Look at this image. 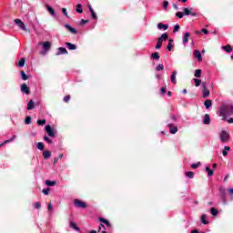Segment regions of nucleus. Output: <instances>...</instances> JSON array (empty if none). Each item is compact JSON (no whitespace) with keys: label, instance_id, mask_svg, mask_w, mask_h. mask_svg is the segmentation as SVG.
Here are the masks:
<instances>
[{"label":"nucleus","instance_id":"c85d7f7f","mask_svg":"<svg viewBox=\"0 0 233 233\" xmlns=\"http://www.w3.org/2000/svg\"><path fill=\"white\" fill-rule=\"evenodd\" d=\"M206 172H208V177H212V176H214V170L210 169L209 167H206Z\"/></svg>","mask_w":233,"mask_h":233},{"label":"nucleus","instance_id":"ea45409f","mask_svg":"<svg viewBox=\"0 0 233 233\" xmlns=\"http://www.w3.org/2000/svg\"><path fill=\"white\" fill-rule=\"evenodd\" d=\"M44 141H46L48 145H52V143H54V141L46 136L44 137Z\"/></svg>","mask_w":233,"mask_h":233},{"label":"nucleus","instance_id":"f03ea898","mask_svg":"<svg viewBox=\"0 0 233 233\" xmlns=\"http://www.w3.org/2000/svg\"><path fill=\"white\" fill-rule=\"evenodd\" d=\"M219 137L221 143H228V141H230V134H228V132H227L226 130H222L219 133Z\"/></svg>","mask_w":233,"mask_h":233},{"label":"nucleus","instance_id":"338daca9","mask_svg":"<svg viewBox=\"0 0 233 233\" xmlns=\"http://www.w3.org/2000/svg\"><path fill=\"white\" fill-rule=\"evenodd\" d=\"M170 119H172V121H176L177 117H176V116H174V115H171V116H170Z\"/></svg>","mask_w":233,"mask_h":233},{"label":"nucleus","instance_id":"4c0bfd02","mask_svg":"<svg viewBox=\"0 0 233 233\" xmlns=\"http://www.w3.org/2000/svg\"><path fill=\"white\" fill-rule=\"evenodd\" d=\"M172 43H174V40L169 39V43L167 44V46L168 52L172 51Z\"/></svg>","mask_w":233,"mask_h":233},{"label":"nucleus","instance_id":"3c124183","mask_svg":"<svg viewBox=\"0 0 233 233\" xmlns=\"http://www.w3.org/2000/svg\"><path fill=\"white\" fill-rule=\"evenodd\" d=\"M43 194H45V196H48L49 192H50V188H45L42 190Z\"/></svg>","mask_w":233,"mask_h":233},{"label":"nucleus","instance_id":"6ab92c4d","mask_svg":"<svg viewBox=\"0 0 233 233\" xmlns=\"http://www.w3.org/2000/svg\"><path fill=\"white\" fill-rule=\"evenodd\" d=\"M157 28H158V30H168V25L163 24V23H158Z\"/></svg>","mask_w":233,"mask_h":233},{"label":"nucleus","instance_id":"aec40b11","mask_svg":"<svg viewBox=\"0 0 233 233\" xmlns=\"http://www.w3.org/2000/svg\"><path fill=\"white\" fill-rule=\"evenodd\" d=\"M203 123H204V125H210V115L209 114H206L204 116Z\"/></svg>","mask_w":233,"mask_h":233},{"label":"nucleus","instance_id":"864d4df0","mask_svg":"<svg viewBox=\"0 0 233 233\" xmlns=\"http://www.w3.org/2000/svg\"><path fill=\"white\" fill-rule=\"evenodd\" d=\"M163 8H164V10H167V8H168V1L163 2Z\"/></svg>","mask_w":233,"mask_h":233},{"label":"nucleus","instance_id":"5fc2aeb1","mask_svg":"<svg viewBox=\"0 0 233 233\" xmlns=\"http://www.w3.org/2000/svg\"><path fill=\"white\" fill-rule=\"evenodd\" d=\"M34 208L36 209L41 208V204L39 202H35Z\"/></svg>","mask_w":233,"mask_h":233},{"label":"nucleus","instance_id":"69168bd1","mask_svg":"<svg viewBox=\"0 0 233 233\" xmlns=\"http://www.w3.org/2000/svg\"><path fill=\"white\" fill-rule=\"evenodd\" d=\"M228 192H229L230 196H233V188H228Z\"/></svg>","mask_w":233,"mask_h":233},{"label":"nucleus","instance_id":"e2e57ef3","mask_svg":"<svg viewBox=\"0 0 233 233\" xmlns=\"http://www.w3.org/2000/svg\"><path fill=\"white\" fill-rule=\"evenodd\" d=\"M202 32H203V34H205L206 35L208 34V30L206 29V28H203V29H202Z\"/></svg>","mask_w":233,"mask_h":233},{"label":"nucleus","instance_id":"052dcab7","mask_svg":"<svg viewBox=\"0 0 233 233\" xmlns=\"http://www.w3.org/2000/svg\"><path fill=\"white\" fill-rule=\"evenodd\" d=\"M47 210L50 212V210H52V203H49L47 205Z\"/></svg>","mask_w":233,"mask_h":233},{"label":"nucleus","instance_id":"680f3d73","mask_svg":"<svg viewBox=\"0 0 233 233\" xmlns=\"http://www.w3.org/2000/svg\"><path fill=\"white\" fill-rule=\"evenodd\" d=\"M59 161V157H55L53 160V164L56 165Z\"/></svg>","mask_w":233,"mask_h":233},{"label":"nucleus","instance_id":"c03bdc74","mask_svg":"<svg viewBox=\"0 0 233 233\" xmlns=\"http://www.w3.org/2000/svg\"><path fill=\"white\" fill-rule=\"evenodd\" d=\"M195 86H201V80L198 78H194Z\"/></svg>","mask_w":233,"mask_h":233},{"label":"nucleus","instance_id":"39448f33","mask_svg":"<svg viewBox=\"0 0 233 233\" xmlns=\"http://www.w3.org/2000/svg\"><path fill=\"white\" fill-rule=\"evenodd\" d=\"M183 10H184V15H192L193 17L198 16V13L192 12V10H194V8L192 7L190 8L184 7Z\"/></svg>","mask_w":233,"mask_h":233},{"label":"nucleus","instance_id":"5701e85b","mask_svg":"<svg viewBox=\"0 0 233 233\" xmlns=\"http://www.w3.org/2000/svg\"><path fill=\"white\" fill-rule=\"evenodd\" d=\"M168 39V35L167 33H164L161 35V36L158 38V41L162 42L167 41Z\"/></svg>","mask_w":233,"mask_h":233},{"label":"nucleus","instance_id":"b1692460","mask_svg":"<svg viewBox=\"0 0 233 233\" xmlns=\"http://www.w3.org/2000/svg\"><path fill=\"white\" fill-rule=\"evenodd\" d=\"M228 150H230V147L225 146L224 150L222 151L224 157H227V156H228Z\"/></svg>","mask_w":233,"mask_h":233},{"label":"nucleus","instance_id":"bb28decb","mask_svg":"<svg viewBox=\"0 0 233 233\" xmlns=\"http://www.w3.org/2000/svg\"><path fill=\"white\" fill-rule=\"evenodd\" d=\"M43 157L45 159H48L52 157V153L50 151H44L43 152Z\"/></svg>","mask_w":233,"mask_h":233},{"label":"nucleus","instance_id":"7ed1b4c3","mask_svg":"<svg viewBox=\"0 0 233 233\" xmlns=\"http://www.w3.org/2000/svg\"><path fill=\"white\" fill-rule=\"evenodd\" d=\"M14 21L21 30H23L24 32H28L26 25H25V23H23L21 19L16 18Z\"/></svg>","mask_w":233,"mask_h":233},{"label":"nucleus","instance_id":"dca6fc26","mask_svg":"<svg viewBox=\"0 0 233 233\" xmlns=\"http://www.w3.org/2000/svg\"><path fill=\"white\" fill-rule=\"evenodd\" d=\"M66 46H67L68 50H77V46L70 42H66Z\"/></svg>","mask_w":233,"mask_h":233},{"label":"nucleus","instance_id":"7c9ffc66","mask_svg":"<svg viewBox=\"0 0 233 233\" xmlns=\"http://www.w3.org/2000/svg\"><path fill=\"white\" fill-rule=\"evenodd\" d=\"M204 105L206 106L207 109H208L210 106H212V100L208 99L204 102Z\"/></svg>","mask_w":233,"mask_h":233},{"label":"nucleus","instance_id":"f3484780","mask_svg":"<svg viewBox=\"0 0 233 233\" xmlns=\"http://www.w3.org/2000/svg\"><path fill=\"white\" fill-rule=\"evenodd\" d=\"M99 221H100L101 223H105L106 228H112V225H111L110 222H109L108 220H106V218H99Z\"/></svg>","mask_w":233,"mask_h":233},{"label":"nucleus","instance_id":"8fccbe9b","mask_svg":"<svg viewBox=\"0 0 233 233\" xmlns=\"http://www.w3.org/2000/svg\"><path fill=\"white\" fill-rule=\"evenodd\" d=\"M25 125H30L32 123V117L31 116H26L25 120Z\"/></svg>","mask_w":233,"mask_h":233},{"label":"nucleus","instance_id":"f704fd0d","mask_svg":"<svg viewBox=\"0 0 233 233\" xmlns=\"http://www.w3.org/2000/svg\"><path fill=\"white\" fill-rule=\"evenodd\" d=\"M56 183V181L46 180V185L47 187H55Z\"/></svg>","mask_w":233,"mask_h":233},{"label":"nucleus","instance_id":"f257e3e1","mask_svg":"<svg viewBox=\"0 0 233 233\" xmlns=\"http://www.w3.org/2000/svg\"><path fill=\"white\" fill-rule=\"evenodd\" d=\"M220 116L223 117V121H227V117L233 116V105L230 103H224L218 108Z\"/></svg>","mask_w":233,"mask_h":233},{"label":"nucleus","instance_id":"0eeeda50","mask_svg":"<svg viewBox=\"0 0 233 233\" xmlns=\"http://www.w3.org/2000/svg\"><path fill=\"white\" fill-rule=\"evenodd\" d=\"M201 86L203 87V91H202L203 97L205 98L208 97V96H210V91L208 90V88H207V84L203 82Z\"/></svg>","mask_w":233,"mask_h":233},{"label":"nucleus","instance_id":"e433bc0d","mask_svg":"<svg viewBox=\"0 0 233 233\" xmlns=\"http://www.w3.org/2000/svg\"><path fill=\"white\" fill-rule=\"evenodd\" d=\"M161 70H165V66L163 64H159L157 67H156V71L159 72Z\"/></svg>","mask_w":233,"mask_h":233},{"label":"nucleus","instance_id":"6e6d98bb","mask_svg":"<svg viewBox=\"0 0 233 233\" xmlns=\"http://www.w3.org/2000/svg\"><path fill=\"white\" fill-rule=\"evenodd\" d=\"M68 101H70V95L66 96L64 97V102H65V103H68Z\"/></svg>","mask_w":233,"mask_h":233},{"label":"nucleus","instance_id":"603ef678","mask_svg":"<svg viewBox=\"0 0 233 233\" xmlns=\"http://www.w3.org/2000/svg\"><path fill=\"white\" fill-rule=\"evenodd\" d=\"M179 28H180L179 25H176L173 29L174 34H176V32H179Z\"/></svg>","mask_w":233,"mask_h":233},{"label":"nucleus","instance_id":"cd10ccee","mask_svg":"<svg viewBox=\"0 0 233 233\" xmlns=\"http://www.w3.org/2000/svg\"><path fill=\"white\" fill-rule=\"evenodd\" d=\"M210 214L212 216H214L216 218V216H218V214H219V211H218V209H216V208H211L209 210Z\"/></svg>","mask_w":233,"mask_h":233},{"label":"nucleus","instance_id":"a878e982","mask_svg":"<svg viewBox=\"0 0 233 233\" xmlns=\"http://www.w3.org/2000/svg\"><path fill=\"white\" fill-rule=\"evenodd\" d=\"M222 49L225 50V52H228V54H230L233 50L231 46H223Z\"/></svg>","mask_w":233,"mask_h":233},{"label":"nucleus","instance_id":"4d7b16f0","mask_svg":"<svg viewBox=\"0 0 233 233\" xmlns=\"http://www.w3.org/2000/svg\"><path fill=\"white\" fill-rule=\"evenodd\" d=\"M88 23V20L82 19L80 22V25L83 26V25H86Z\"/></svg>","mask_w":233,"mask_h":233},{"label":"nucleus","instance_id":"72a5a7b5","mask_svg":"<svg viewBox=\"0 0 233 233\" xmlns=\"http://www.w3.org/2000/svg\"><path fill=\"white\" fill-rule=\"evenodd\" d=\"M201 221L203 225H208V220H207V216L205 214L201 216Z\"/></svg>","mask_w":233,"mask_h":233},{"label":"nucleus","instance_id":"bf43d9fd","mask_svg":"<svg viewBox=\"0 0 233 233\" xmlns=\"http://www.w3.org/2000/svg\"><path fill=\"white\" fill-rule=\"evenodd\" d=\"M160 92H161V94H167V88L162 87V88L160 89Z\"/></svg>","mask_w":233,"mask_h":233},{"label":"nucleus","instance_id":"f8f14e48","mask_svg":"<svg viewBox=\"0 0 233 233\" xmlns=\"http://www.w3.org/2000/svg\"><path fill=\"white\" fill-rule=\"evenodd\" d=\"M176 76H177V71L174 70L170 76V81L173 85H176L177 83V80L176 79Z\"/></svg>","mask_w":233,"mask_h":233},{"label":"nucleus","instance_id":"a211bd4d","mask_svg":"<svg viewBox=\"0 0 233 233\" xmlns=\"http://www.w3.org/2000/svg\"><path fill=\"white\" fill-rule=\"evenodd\" d=\"M167 126L169 127L170 134H176L177 132V127H174L170 123H168Z\"/></svg>","mask_w":233,"mask_h":233},{"label":"nucleus","instance_id":"0e129e2a","mask_svg":"<svg viewBox=\"0 0 233 233\" xmlns=\"http://www.w3.org/2000/svg\"><path fill=\"white\" fill-rule=\"evenodd\" d=\"M14 139H15V136H14L12 138H10L9 140H6L5 143H10V141H14Z\"/></svg>","mask_w":233,"mask_h":233},{"label":"nucleus","instance_id":"423d86ee","mask_svg":"<svg viewBox=\"0 0 233 233\" xmlns=\"http://www.w3.org/2000/svg\"><path fill=\"white\" fill-rule=\"evenodd\" d=\"M74 204H75V207H76L77 208H86V203L79 199H75Z\"/></svg>","mask_w":233,"mask_h":233},{"label":"nucleus","instance_id":"393cba45","mask_svg":"<svg viewBox=\"0 0 233 233\" xmlns=\"http://www.w3.org/2000/svg\"><path fill=\"white\" fill-rule=\"evenodd\" d=\"M188 37H190V33H186L183 37V45H187V43H188Z\"/></svg>","mask_w":233,"mask_h":233},{"label":"nucleus","instance_id":"6e6552de","mask_svg":"<svg viewBox=\"0 0 233 233\" xmlns=\"http://www.w3.org/2000/svg\"><path fill=\"white\" fill-rule=\"evenodd\" d=\"M46 132L49 137H56V132L54 129H52V127L50 125L46 126Z\"/></svg>","mask_w":233,"mask_h":233},{"label":"nucleus","instance_id":"9b49d317","mask_svg":"<svg viewBox=\"0 0 233 233\" xmlns=\"http://www.w3.org/2000/svg\"><path fill=\"white\" fill-rule=\"evenodd\" d=\"M40 45H42V46L46 52H48V50H50V48H52V45L50 44V42H42V43H40Z\"/></svg>","mask_w":233,"mask_h":233},{"label":"nucleus","instance_id":"a19ab883","mask_svg":"<svg viewBox=\"0 0 233 233\" xmlns=\"http://www.w3.org/2000/svg\"><path fill=\"white\" fill-rule=\"evenodd\" d=\"M198 167H201V162H198L191 165V168H193L194 170H196V168H198Z\"/></svg>","mask_w":233,"mask_h":233},{"label":"nucleus","instance_id":"1a4fd4ad","mask_svg":"<svg viewBox=\"0 0 233 233\" xmlns=\"http://www.w3.org/2000/svg\"><path fill=\"white\" fill-rule=\"evenodd\" d=\"M193 56L199 63L203 61V56H201V52L199 50H195Z\"/></svg>","mask_w":233,"mask_h":233},{"label":"nucleus","instance_id":"09e8293b","mask_svg":"<svg viewBox=\"0 0 233 233\" xmlns=\"http://www.w3.org/2000/svg\"><path fill=\"white\" fill-rule=\"evenodd\" d=\"M195 77H201V69H197L195 71Z\"/></svg>","mask_w":233,"mask_h":233},{"label":"nucleus","instance_id":"a18cd8bd","mask_svg":"<svg viewBox=\"0 0 233 233\" xmlns=\"http://www.w3.org/2000/svg\"><path fill=\"white\" fill-rule=\"evenodd\" d=\"M21 76L23 81H26L28 79V76H26V73H25V71H21Z\"/></svg>","mask_w":233,"mask_h":233},{"label":"nucleus","instance_id":"de8ad7c7","mask_svg":"<svg viewBox=\"0 0 233 233\" xmlns=\"http://www.w3.org/2000/svg\"><path fill=\"white\" fill-rule=\"evenodd\" d=\"M177 17H178V19H183L184 15H185V13L183 12H177L176 14Z\"/></svg>","mask_w":233,"mask_h":233},{"label":"nucleus","instance_id":"774afa93","mask_svg":"<svg viewBox=\"0 0 233 233\" xmlns=\"http://www.w3.org/2000/svg\"><path fill=\"white\" fill-rule=\"evenodd\" d=\"M191 233H199V231H198V229H194L191 231Z\"/></svg>","mask_w":233,"mask_h":233},{"label":"nucleus","instance_id":"2f4dec72","mask_svg":"<svg viewBox=\"0 0 233 233\" xmlns=\"http://www.w3.org/2000/svg\"><path fill=\"white\" fill-rule=\"evenodd\" d=\"M76 10L77 14H83V5L81 4H78L76 5Z\"/></svg>","mask_w":233,"mask_h":233},{"label":"nucleus","instance_id":"4be33fe9","mask_svg":"<svg viewBox=\"0 0 233 233\" xmlns=\"http://www.w3.org/2000/svg\"><path fill=\"white\" fill-rule=\"evenodd\" d=\"M159 53L155 52L151 54V59H153L154 61H159Z\"/></svg>","mask_w":233,"mask_h":233},{"label":"nucleus","instance_id":"37998d69","mask_svg":"<svg viewBox=\"0 0 233 233\" xmlns=\"http://www.w3.org/2000/svg\"><path fill=\"white\" fill-rule=\"evenodd\" d=\"M187 177H189V179H193L194 178V172L192 171H188L186 173Z\"/></svg>","mask_w":233,"mask_h":233},{"label":"nucleus","instance_id":"ddd939ff","mask_svg":"<svg viewBox=\"0 0 233 233\" xmlns=\"http://www.w3.org/2000/svg\"><path fill=\"white\" fill-rule=\"evenodd\" d=\"M21 91L23 94H26V95L30 94V88L28 87V86L26 84H23L21 86Z\"/></svg>","mask_w":233,"mask_h":233},{"label":"nucleus","instance_id":"9d476101","mask_svg":"<svg viewBox=\"0 0 233 233\" xmlns=\"http://www.w3.org/2000/svg\"><path fill=\"white\" fill-rule=\"evenodd\" d=\"M46 8L47 10V12H49V14L53 16V17H57V14H56V10H54V8L48 5H46Z\"/></svg>","mask_w":233,"mask_h":233},{"label":"nucleus","instance_id":"58836bf2","mask_svg":"<svg viewBox=\"0 0 233 233\" xmlns=\"http://www.w3.org/2000/svg\"><path fill=\"white\" fill-rule=\"evenodd\" d=\"M37 148L38 150H45V144H43V142H38Z\"/></svg>","mask_w":233,"mask_h":233},{"label":"nucleus","instance_id":"20e7f679","mask_svg":"<svg viewBox=\"0 0 233 233\" xmlns=\"http://www.w3.org/2000/svg\"><path fill=\"white\" fill-rule=\"evenodd\" d=\"M218 192L221 196L222 201L224 203H227V189L223 187H218Z\"/></svg>","mask_w":233,"mask_h":233},{"label":"nucleus","instance_id":"13d9d810","mask_svg":"<svg viewBox=\"0 0 233 233\" xmlns=\"http://www.w3.org/2000/svg\"><path fill=\"white\" fill-rule=\"evenodd\" d=\"M62 12H63L64 15L68 17V13L66 12V8H62Z\"/></svg>","mask_w":233,"mask_h":233},{"label":"nucleus","instance_id":"473e14b6","mask_svg":"<svg viewBox=\"0 0 233 233\" xmlns=\"http://www.w3.org/2000/svg\"><path fill=\"white\" fill-rule=\"evenodd\" d=\"M89 12L91 13L93 19H97V15H96V12H94V9L91 6H89Z\"/></svg>","mask_w":233,"mask_h":233},{"label":"nucleus","instance_id":"49530a36","mask_svg":"<svg viewBox=\"0 0 233 233\" xmlns=\"http://www.w3.org/2000/svg\"><path fill=\"white\" fill-rule=\"evenodd\" d=\"M161 46H163V42H160V40H157L156 49L159 50V48H161Z\"/></svg>","mask_w":233,"mask_h":233},{"label":"nucleus","instance_id":"79ce46f5","mask_svg":"<svg viewBox=\"0 0 233 233\" xmlns=\"http://www.w3.org/2000/svg\"><path fill=\"white\" fill-rule=\"evenodd\" d=\"M37 125L43 127V125H46V119H38Z\"/></svg>","mask_w":233,"mask_h":233},{"label":"nucleus","instance_id":"412c9836","mask_svg":"<svg viewBox=\"0 0 233 233\" xmlns=\"http://www.w3.org/2000/svg\"><path fill=\"white\" fill-rule=\"evenodd\" d=\"M70 228H73V230H76V232H79V230H81L79 227H77V224H76V222L74 221L70 222Z\"/></svg>","mask_w":233,"mask_h":233},{"label":"nucleus","instance_id":"c9c22d12","mask_svg":"<svg viewBox=\"0 0 233 233\" xmlns=\"http://www.w3.org/2000/svg\"><path fill=\"white\" fill-rule=\"evenodd\" d=\"M25 63H26V60L25 58H21L20 61L18 62V66L23 68V66H25Z\"/></svg>","mask_w":233,"mask_h":233},{"label":"nucleus","instance_id":"2eb2a0df","mask_svg":"<svg viewBox=\"0 0 233 233\" xmlns=\"http://www.w3.org/2000/svg\"><path fill=\"white\" fill-rule=\"evenodd\" d=\"M68 51L65 47H59L58 51L56 53V56L66 55Z\"/></svg>","mask_w":233,"mask_h":233},{"label":"nucleus","instance_id":"c756f323","mask_svg":"<svg viewBox=\"0 0 233 233\" xmlns=\"http://www.w3.org/2000/svg\"><path fill=\"white\" fill-rule=\"evenodd\" d=\"M34 100H29V102L27 103V110H34Z\"/></svg>","mask_w":233,"mask_h":233},{"label":"nucleus","instance_id":"4468645a","mask_svg":"<svg viewBox=\"0 0 233 233\" xmlns=\"http://www.w3.org/2000/svg\"><path fill=\"white\" fill-rule=\"evenodd\" d=\"M65 28H66V30H68L71 34H74V35H76L77 34V30L72 26H70V25L66 24L65 25Z\"/></svg>","mask_w":233,"mask_h":233}]
</instances>
